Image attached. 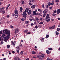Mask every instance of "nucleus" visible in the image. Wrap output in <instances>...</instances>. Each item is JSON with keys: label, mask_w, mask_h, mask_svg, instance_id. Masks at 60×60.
<instances>
[{"label": "nucleus", "mask_w": 60, "mask_h": 60, "mask_svg": "<svg viewBox=\"0 0 60 60\" xmlns=\"http://www.w3.org/2000/svg\"><path fill=\"white\" fill-rule=\"evenodd\" d=\"M44 4H42V7L43 8H44Z\"/></svg>", "instance_id": "54"}, {"label": "nucleus", "mask_w": 60, "mask_h": 60, "mask_svg": "<svg viewBox=\"0 0 60 60\" xmlns=\"http://www.w3.org/2000/svg\"><path fill=\"white\" fill-rule=\"evenodd\" d=\"M56 35H58L59 34V33L57 31H56Z\"/></svg>", "instance_id": "17"}, {"label": "nucleus", "mask_w": 60, "mask_h": 60, "mask_svg": "<svg viewBox=\"0 0 60 60\" xmlns=\"http://www.w3.org/2000/svg\"><path fill=\"white\" fill-rule=\"evenodd\" d=\"M34 25V23H32L31 24V26H33Z\"/></svg>", "instance_id": "48"}, {"label": "nucleus", "mask_w": 60, "mask_h": 60, "mask_svg": "<svg viewBox=\"0 0 60 60\" xmlns=\"http://www.w3.org/2000/svg\"><path fill=\"white\" fill-rule=\"evenodd\" d=\"M35 28H36V29L38 28V26L37 25H36V26H35Z\"/></svg>", "instance_id": "33"}, {"label": "nucleus", "mask_w": 60, "mask_h": 60, "mask_svg": "<svg viewBox=\"0 0 60 60\" xmlns=\"http://www.w3.org/2000/svg\"><path fill=\"white\" fill-rule=\"evenodd\" d=\"M23 52H24L23 51H21L20 52L21 54V55H22V54H23Z\"/></svg>", "instance_id": "31"}, {"label": "nucleus", "mask_w": 60, "mask_h": 60, "mask_svg": "<svg viewBox=\"0 0 60 60\" xmlns=\"http://www.w3.org/2000/svg\"><path fill=\"white\" fill-rule=\"evenodd\" d=\"M24 33H27V30H25L24 31Z\"/></svg>", "instance_id": "28"}, {"label": "nucleus", "mask_w": 60, "mask_h": 60, "mask_svg": "<svg viewBox=\"0 0 60 60\" xmlns=\"http://www.w3.org/2000/svg\"><path fill=\"white\" fill-rule=\"evenodd\" d=\"M56 15V14H55L54 13H53L52 14V15H53V16H55Z\"/></svg>", "instance_id": "44"}, {"label": "nucleus", "mask_w": 60, "mask_h": 60, "mask_svg": "<svg viewBox=\"0 0 60 60\" xmlns=\"http://www.w3.org/2000/svg\"><path fill=\"white\" fill-rule=\"evenodd\" d=\"M50 19H47L46 20V21L47 22H49L50 20Z\"/></svg>", "instance_id": "22"}, {"label": "nucleus", "mask_w": 60, "mask_h": 60, "mask_svg": "<svg viewBox=\"0 0 60 60\" xmlns=\"http://www.w3.org/2000/svg\"><path fill=\"white\" fill-rule=\"evenodd\" d=\"M16 41H14V42H12V44L13 45L15 46V43H16Z\"/></svg>", "instance_id": "13"}, {"label": "nucleus", "mask_w": 60, "mask_h": 60, "mask_svg": "<svg viewBox=\"0 0 60 60\" xmlns=\"http://www.w3.org/2000/svg\"><path fill=\"white\" fill-rule=\"evenodd\" d=\"M3 43H4V42H3V41H1V44H3Z\"/></svg>", "instance_id": "40"}, {"label": "nucleus", "mask_w": 60, "mask_h": 60, "mask_svg": "<svg viewBox=\"0 0 60 60\" xmlns=\"http://www.w3.org/2000/svg\"><path fill=\"white\" fill-rule=\"evenodd\" d=\"M22 21H24L25 20V19L22 18L21 19Z\"/></svg>", "instance_id": "38"}, {"label": "nucleus", "mask_w": 60, "mask_h": 60, "mask_svg": "<svg viewBox=\"0 0 60 60\" xmlns=\"http://www.w3.org/2000/svg\"><path fill=\"white\" fill-rule=\"evenodd\" d=\"M33 14L34 15H36V13H33Z\"/></svg>", "instance_id": "58"}, {"label": "nucleus", "mask_w": 60, "mask_h": 60, "mask_svg": "<svg viewBox=\"0 0 60 60\" xmlns=\"http://www.w3.org/2000/svg\"><path fill=\"white\" fill-rule=\"evenodd\" d=\"M20 11L21 12H22V9H20Z\"/></svg>", "instance_id": "50"}, {"label": "nucleus", "mask_w": 60, "mask_h": 60, "mask_svg": "<svg viewBox=\"0 0 60 60\" xmlns=\"http://www.w3.org/2000/svg\"><path fill=\"white\" fill-rule=\"evenodd\" d=\"M60 12V9H58L57 10V14H59Z\"/></svg>", "instance_id": "8"}, {"label": "nucleus", "mask_w": 60, "mask_h": 60, "mask_svg": "<svg viewBox=\"0 0 60 60\" xmlns=\"http://www.w3.org/2000/svg\"><path fill=\"white\" fill-rule=\"evenodd\" d=\"M5 34H5H5H3L2 35V37H4V36H6V35Z\"/></svg>", "instance_id": "15"}, {"label": "nucleus", "mask_w": 60, "mask_h": 60, "mask_svg": "<svg viewBox=\"0 0 60 60\" xmlns=\"http://www.w3.org/2000/svg\"><path fill=\"white\" fill-rule=\"evenodd\" d=\"M29 23V21H27L26 22V24H28Z\"/></svg>", "instance_id": "30"}, {"label": "nucleus", "mask_w": 60, "mask_h": 60, "mask_svg": "<svg viewBox=\"0 0 60 60\" xmlns=\"http://www.w3.org/2000/svg\"><path fill=\"white\" fill-rule=\"evenodd\" d=\"M19 50H17V53H19Z\"/></svg>", "instance_id": "56"}, {"label": "nucleus", "mask_w": 60, "mask_h": 60, "mask_svg": "<svg viewBox=\"0 0 60 60\" xmlns=\"http://www.w3.org/2000/svg\"><path fill=\"white\" fill-rule=\"evenodd\" d=\"M55 2H56V3H58L59 2V0H55Z\"/></svg>", "instance_id": "29"}, {"label": "nucleus", "mask_w": 60, "mask_h": 60, "mask_svg": "<svg viewBox=\"0 0 60 60\" xmlns=\"http://www.w3.org/2000/svg\"><path fill=\"white\" fill-rule=\"evenodd\" d=\"M17 48H18V49L19 50V49L20 48V46H19L18 47H17L16 48L17 49Z\"/></svg>", "instance_id": "25"}, {"label": "nucleus", "mask_w": 60, "mask_h": 60, "mask_svg": "<svg viewBox=\"0 0 60 60\" xmlns=\"http://www.w3.org/2000/svg\"><path fill=\"white\" fill-rule=\"evenodd\" d=\"M2 38H3L2 36L0 37V41H2V40H1V39H2Z\"/></svg>", "instance_id": "35"}, {"label": "nucleus", "mask_w": 60, "mask_h": 60, "mask_svg": "<svg viewBox=\"0 0 60 60\" xmlns=\"http://www.w3.org/2000/svg\"><path fill=\"white\" fill-rule=\"evenodd\" d=\"M19 57L16 56L14 58V60H18Z\"/></svg>", "instance_id": "11"}, {"label": "nucleus", "mask_w": 60, "mask_h": 60, "mask_svg": "<svg viewBox=\"0 0 60 60\" xmlns=\"http://www.w3.org/2000/svg\"><path fill=\"white\" fill-rule=\"evenodd\" d=\"M39 14L40 16H41V17H42V15H41V13H40Z\"/></svg>", "instance_id": "45"}, {"label": "nucleus", "mask_w": 60, "mask_h": 60, "mask_svg": "<svg viewBox=\"0 0 60 60\" xmlns=\"http://www.w3.org/2000/svg\"><path fill=\"white\" fill-rule=\"evenodd\" d=\"M49 14H48L46 16V19H48L49 18Z\"/></svg>", "instance_id": "4"}, {"label": "nucleus", "mask_w": 60, "mask_h": 60, "mask_svg": "<svg viewBox=\"0 0 60 60\" xmlns=\"http://www.w3.org/2000/svg\"><path fill=\"white\" fill-rule=\"evenodd\" d=\"M55 25H54L53 26H52L51 27H50L49 28V29H53L55 28Z\"/></svg>", "instance_id": "6"}, {"label": "nucleus", "mask_w": 60, "mask_h": 60, "mask_svg": "<svg viewBox=\"0 0 60 60\" xmlns=\"http://www.w3.org/2000/svg\"><path fill=\"white\" fill-rule=\"evenodd\" d=\"M48 58H47V60H52V59H49V60H48Z\"/></svg>", "instance_id": "59"}, {"label": "nucleus", "mask_w": 60, "mask_h": 60, "mask_svg": "<svg viewBox=\"0 0 60 60\" xmlns=\"http://www.w3.org/2000/svg\"><path fill=\"white\" fill-rule=\"evenodd\" d=\"M32 12V11L31 10H30L29 11L28 14V15H30V14Z\"/></svg>", "instance_id": "12"}, {"label": "nucleus", "mask_w": 60, "mask_h": 60, "mask_svg": "<svg viewBox=\"0 0 60 60\" xmlns=\"http://www.w3.org/2000/svg\"><path fill=\"white\" fill-rule=\"evenodd\" d=\"M7 46L8 49H9L10 47V45H8Z\"/></svg>", "instance_id": "23"}, {"label": "nucleus", "mask_w": 60, "mask_h": 60, "mask_svg": "<svg viewBox=\"0 0 60 60\" xmlns=\"http://www.w3.org/2000/svg\"><path fill=\"white\" fill-rule=\"evenodd\" d=\"M22 4H24L25 3V2L24 0H22Z\"/></svg>", "instance_id": "34"}, {"label": "nucleus", "mask_w": 60, "mask_h": 60, "mask_svg": "<svg viewBox=\"0 0 60 60\" xmlns=\"http://www.w3.org/2000/svg\"><path fill=\"white\" fill-rule=\"evenodd\" d=\"M41 39H42V40H43V41H44V38H41Z\"/></svg>", "instance_id": "62"}, {"label": "nucleus", "mask_w": 60, "mask_h": 60, "mask_svg": "<svg viewBox=\"0 0 60 60\" xmlns=\"http://www.w3.org/2000/svg\"><path fill=\"white\" fill-rule=\"evenodd\" d=\"M46 53H47V54H49L50 53V52H49L48 50H47L46 51Z\"/></svg>", "instance_id": "21"}, {"label": "nucleus", "mask_w": 60, "mask_h": 60, "mask_svg": "<svg viewBox=\"0 0 60 60\" xmlns=\"http://www.w3.org/2000/svg\"><path fill=\"white\" fill-rule=\"evenodd\" d=\"M58 49L59 50H60V47L58 48Z\"/></svg>", "instance_id": "63"}, {"label": "nucleus", "mask_w": 60, "mask_h": 60, "mask_svg": "<svg viewBox=\"0 0 60 60\" xmlns=\"http://www.w3.org/2000/svg\"><path fill=\"white\" fill-rule=\"evenodd\" d=\"M31 34V33L30 32H29L28 33H27V34Z\"/></svg>", "instance_id": "55"}, {"label": "nucleus", "mask_w": 60, "mask_h": 60, "mask_svg": "<svg viewBox=\"0 0 60 60\" xmlns=\"http://www.w3.org/2000/svg\"><path fill=\"white\" fill-rule=\"evenodd\" d=\"M19 29L17 28L15 30V31L14 32L15 34H18V33L19 32Z\"/></svg>", "instance_id": "3"}, {"label": "nucleus", "mask_w": 60, "mask_h": 60, "mask_svg": "<svg viewBox=\"0 0 60 60\" xmlns=\"http://www.w3.org/2000/svg\"><path fill=\"white\" fill-rule=\"evenodd\" d=\"M5 34L7 35V36L4 38V41L5 42H7V40L8 39H9L10 37V31H7V30H5Z\"/></svg>", "instance_id": "1"}, {"label": "nucleus", "mask_w": 60, "mask_h": 60, "mask_svg": "<svg viewBox=\"0 0 60 60\" xmlns=\"http://www.w3.org/2000/svg\"><path fill=\"white\" fill-rule=\"evenodd\" d=\"M41 55V56L42 58H44L45 57V54H42Z\"/></svg>", "instance_id": "10"}, {"label": "nucleus", "mask_w": 60, "mask_h": 60, "mask_svg": "<svg viewBox=\"0 0 60 60\" xmlns=\"http://www.w3.org/2000/svg\"><path fill=\"white\" fill-rule=\"evenodd\" d=\"M21 47L22 46V45L21 44L20 45H19Z\"/></svg>", "instance_id": "51"}, {"label": "nucleus", "mask_w": 60, "mask_h": 60, "mask_svg": "<svg viewBox=\"0 0 60 60\" xmlns=\"http://www.w3.org/2000/svg\"><path fill=\"white\" fill-rule=\"evenodd\" d=\"M54 13H56V10H55L54 11Z\"/></svg>", "instance_id": "46"}, {"label": "nucleus", "mask_w": 60, "mask_h": 60, "mask_svg": "<svg viewBox=\"0 0 60 60\" xmlns=\"http://www.w3.org/2000/svg\"><path fill=\"white\" fill-rule=\"evenodd\" d=\"M48 49L49 50H52V48H49Z\"/></svg>", "instance_id": "27"}, {"label": "nucleus", "mask_w": 60, "mask_h": 60, "mask_svg": "<svg viewBox=\"0 0 60 60\" xmlns=\"http://www.w3.org/2000/svg\"><path fill=\"white\" fill-rule=\"evenodd\" d=\"M29 20H30V21H32V19H29Z\"/></svg>", "instance_id": "49"}, {"label": "nucleus", "mask_w": 60, "mask_h": 60, "mask_svg": "<svg viewBox=\"0 0 60 60\" xmlns=\"http://www.w3.org/2000/svg\"><path fill=\"white\" fill-rule=\"evenodd\" d=\"M4 7H3L0 8V12H3V10H4Z\"/></svg>", "instance_id": "5"}, {"label": "nucleus", "mask_w": 60, "mask_h": 60, "mask_svg": "<svg viewBox=\"0 0 60 60\" xmlns=\"http://www.w3.org/2000/svg\"><path fill=\"white\" fill-rule=\"evenodd\" d=\"M29 4L30 5H32V4H31V3H30Z\"/></svg>", "instance_id": "60"}, {"label": "nucleus", "mask_w": 60, "mask_h": 60, "mask_svg": "<svg viewBox=\"0 0 60 60\" xmlns=\"http://www.w3.org/2000/svg\"><path fill=\"white\" fill-rule=\"evenodd\" d=\"M33 58H36V57H35L34 56H33Z\"/></svg>", "instance_id": "61"}, {"label": "nucleus", "mask_w": 60, "mask_h": 60, "mask_svg": "<svg viewBox=\"0 0 60 60\" xmlns=\"http://www.w3.org/2000/svg\"><path fill=\"white\" fill-rule=\"evenodd\" d=\"M31 8L33 9V8H35V5H33L31 6Z\"/></svg>", "instance_id": "16"}, {"label": "nucleus", "mask_w": 60, "mask_h": 60, "mask_svg": "<svg viewBox=\"0 0 60 60\" xmlns=\"http://www.w3.org/2000/svg\"><path fill=\"white\" fill-rule=\"evenodd\" d=\"M32 54H36V52H35L33 51L32 52Z\"/></svg>", "instance_id": "26"}, {"label": "nucleus", "mask_w": 60, "mask_h": 60, "mask_svg": "<svg viewBox=\"0 0 60 60\" xmlns=\"http://www.w3.org/2000/svg\"><path fill=\"white\" fill-rule=\"evenodd\" d=\"M7 30V31H8V30H3V33H4V31H5V30Z\"/></svg>", "instance_id": "41"}, {"label": "nucleus", "mask_w": 60, "mask_h": 60, "mask_svg": "<svg viewBox=\"0 0 60 60\" xmlns=\"http://www.w3.org/2000/svg\"><path fill=\"white\" fill-rule=\"evenodd\" d=\"M37 57L39 58V59H41L42 58V57H41V55L40 56H37Z\"/></svg>", "instance_id": "9"}, {"label": "nucleus", "mask_w": 60, "mask_h": 60, "mask_svg": "<svg viewBox=\"0 0 60 60\" xmlns=\"http://www.w3.org/2000/svg\"><path fill=\"white\" fill-rule=\"evenodd\" d=\"M36 0H29V2L30 3H31V2H33V1H34V2H35Z\"/></svg>", "instance_id": "14"}, {"label": "nucleus", "mask_w": 60, "mask_h": 60, "mask_svg": "<svg viewBox=\"0 0 60 60\" xmlns=\"http://www.w3.org/2000/svg\"><path fill=\"white\" fill-rule=\"evenodd\" d=\"M46 14H44L43 15V17H45V16H46Z\"/></svg>", "instance_id": "32"}, {"label": "nucleus", "mask_w": 60, "mask_h": 60, "mask_svg": "<svg viewBox=\"0 0 60 60\" xmlns=\"http://www.w3.org/2000/svg\"><path fill=\"white\" fill-rule=\"evenodd\" d=\"M12 53H13V54H14V53H15V52H14V51H12Z\"/></svg>", "instance_id": "42"}, {"label": "nucleus", "mask_w": 60, "mask_h": 60, "mask_svg": "<svg viewBox=\"0 0 60 60\" xmlns=\"http://www.w3.org/2000/svg\"><path fill=\"white\" fill-rule=\"evenodd\" d=\"M8 7H7V8H6V11H7V10H8Z\"/></svg>", "instance_id": "47"}, {"label": "nucleus", "mask_w": 60, "mask_h": 60, "mask_svg": "<svg viewBox=\"0 0 60 60\" xmlns=\"http://www.w3.org/2000/svg\"><path fill=\"white\" fill-rule=\"evenodd\" d=\"M46 38H49V35H48L46 36Z\"/></svg>", "instance_id": "37"}, {"label": "nucleus", "mask_w": 60, "mask_h": 60, "mask_svg": "<svg viewBox=\"0 0 60 60\" xmlns=\"http://www.w3.org/2000/svg\"><path fill=\"white\" fill-rule=\"evenodd\" d=\"M15 37H13L12 38V39H15Z\"/></svg>", "instance_id": "57"}, {"label": "nucleus", "mask_w": 60, "mask_h": 60, "mask_svg": "<svg viewBox=\"0 0 60 60\" xmlns=\"http://www.w3.org/2000/svg\"><path fill=\"white\" fill-rule=\"evenodd\" d=\"M47 13V11L46 10H44L43 11V13L44 14H46Z\"/></svg>", "instance_id": "19"}, {"label": "nucleus", "mask_w": 60, "mask_h": 60, "mask_svg": "<svg viewBox=\"0 0 60 60\" xmlns=\"http://www.w3.org/2000/svg\"><path fill=\"white\" fill-rule=\"evenodd\" d=\"M39 15V13H36V15Z\"/></svg>", "instance_id": "39"}, {"label": "nucleus", "mask_w": 60, "mask_h": 60, "mask_svg": "<svg viewBox=\"0 0 60 60\" xmlns=\"http://www.w3.org/2000/svg\"><path fill=\"white\" fill-rule=\"evenodd\" d=\"M47 4H48V6H50L51 5V3L50 2L48 3Z\"/></svg>", "instance_id": "18"}, {"label": "nucleus", "mask_w": 60, "mask_h": 60, "mask_svg": "<svg viewBox=\"0 0 60 60\" xmlns=\"http://www.w3.org/2000/svg\"><path fill=\"white\" fill-rule=\"evenodd\" d=\"M18 60H21L19 58V57H18Z\"/></svg>", "instance_id": "53"}, {"label": "nucleus", "mask_w": 60, "mask_h": 60, "mask_svg": "<svg viewBox=\"0 0 60 60\" xmlns=\"http://www.w3.org/2000/svg\"><path fill=\"white\" fill-rule=\"evenodd\" d=\"M43 24V22H41L39 23V24L40 25H42V24Z\"/></svg>", "instance_id": "24"}, {"label": "nucleus", "mask_w": 60, "mask_h": 60, "mask_svg": "<svg viewBox=\"0 0 60 60\" xmlns=\"http://www.w3.org/2000/svg\"><path fill=\"white\" fill-rule=\"evenodd\" d=\"M35 20H36L37 21H39V19L38 18H36L35 19Z\"/></svg>", "instance_id": "20"}, {"label": "nucleus", "mask_w": 60, "mask_h": 60, "mask_svg": "<svg viewBox=\"0 0 60 60\" xmlns=\"http://www.w3.org/2000/svg\"><path fill=\"white\" fill-rule=\"evenodd\" d=\"M29 11V9L28 8H26L25 10L23 12L22 14V16H23V18H26V15L27 14H26V11L28 12Z\"/></svg>", "instance_id": "2"}, {"label": "nucleus", "mask_w": 60, "mask_h": 60, "mask_svg": "<svg viewBox=\"0 0 60 60\" xmlns=\"http://www.w3.org/2000/svg\"><path fill=\"white\" fill-rule=\"evenodd\" d=\"M15 13L16 14H19V11L18 10H16L15 11Z\"/></svg>", "instance_id": "7"}, {"label": "nucleus", "mask_w": 60, "mask_h": 60, "mask_svg": "<svg viewBox=\"0 0 60 60\" xmlns=\"http://www.w3.org/2000/svg\"><path fill=\"white\" fill-rule=\"evenodd\" d=\"M3 13V14H4V13H5V11H3L2 12Z\"/></svg>", "instance_id": "36"}, {"label": "nucleus", "mask_w": 60, "mask_h": 60, "mask_svg": "<svg viewBox=\"0 0 60 60\" xmlns=\"http://www.w3.org/2000/svg\"><path fill=\"white\" fill-rule=\"evenodd\" d=\"M2 32H3L2 31H0V34H2Z\"/></svg>", "instance_id": "43"}, {"label": "nucleus", "mask_w": 60, "mask_h": 60, "mask_svg": "<svg viewBox=\"0 0 60 60\" xmlns=\"http://www.w3.org/2000/svg\"><path fill=\"white\" fill-rule=\"evenodd\" d=\"M58 27H60V25L59 24V25H58Z\"/></svg>", "instance_id": "64"}, {"label": "nucleus", "mask_w": 60, "mask_h": 60, "mask_svg": "<svg viewBox=\"0 0 60 60\" xmlns=\"http://www.w3.org/2000/svg\"><path fill=\"white\" fill-rule=\"evenodd\" d=\"M20 10H23V9H22V7H21L20 8Z\"/></svg>", "instance_id": "52"}]
</instances>
